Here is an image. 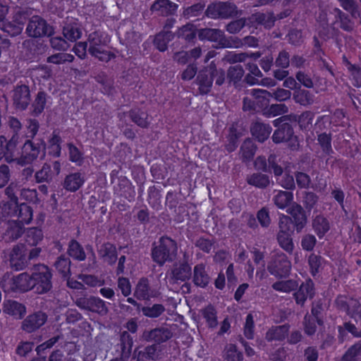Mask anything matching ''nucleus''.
Wrapping results in <instances>:
<instances>
[{"instance_id":"1","label":"nucleus","mask_w":361,"mask_h":361,"mask_svg":"<svg viewBox=\"0 0 361 361\" xmlns=\"http://www.w3.org/2000/svg\"><path fill=\"white\" fill-rule=\"evenodd\" d=\"M8 200L0 204V218H12L7 224L5 240H11L18 238L22 233L23 225L29 224L32 219V211L26 204H18L16 197L13 192V186L6 190Z\"/></svg>"},{"instance_id":"2","label":"nucleus","mask_w":361,"mask_h":361,"mask_svg":"<svg viewBox=\"0 0 361 361\" xmlns=\"http://www.w3.org/2000/svg\"><path fill=\"white\" fill-rule=\"evenodd\" d=\"M51 273L49 268L42 264L35 266L31 274L23 273L12 279H4L1 286L5 291H27L35 288L38 293H44L50 290Z\"/></svg>"},{"instance_id":"3","label":"nucleus","mask_w":361,"mask_h":361,"mask_svg":"<svg viewBox=\"0 0 361 361\" xmlns=\"http://www.w3.org/2000/svg\"><path fill=\"white\" fill-rule=\"evenodd\" d=\"M5 140L4 137L0 138V155L4 157L8 162L16 161L18 164L24 166L32 163L37 158L42 159L45 155L44 144L42 141H27L22 148L20 156L17 157L16 145L18 136L13 135L4 147L3 144Z\"/></svg>"},{"instance_id":"4","label":"nucleus","mask_w":361,"mask_h":361,"mask_svg":"<svg viewBox=\"0 0 361 361\" xmlns=\"http://www.w3.org/2000/svg\"><path fill=\"white\" fill-rule=\"evenodd\" d=\"M8 12V8L4 4L3 0H0V29L8 32L10 35L14 36L20 34L23 28L26 16L23 13H18L15 16L14 22L5 23L3 20Z\"/></svg>"},{"instance_id":"5","label":"nucleus","mask_w":361,"mask_h":361,"mask_svg":"<svg viewBox=\"0 0 361 361\" xmlns=\"http://www.w3.org/2000/svg\"><path fill=\"white\" fill-rule=\"evenodd\" d=\"M176 252L175 242L169 238H162L160 244L157 246L153 252L152 257L155 262L162 264L167 260H171Z\"/></svg>"},{"instance_id":"6","label":"nucleus","mask_w":361,"mask_h":361,"mask_svg":"<svg viewBox=\"0 0 361 361\" xmlns=\"http://www.w3.org/2000/svg\"><path fill=\"white\" fill-rule=\"evenodd\" d=\"M90 53L100 61H107L110 60L112 55L106 48V44L109 39L107 36L102 39L97 33L90 36Z\"/></svg>"},{"instance_id":"7","label":"nucleus","mask_w":361,"mask_h":361,"mask_svg":"<svg viewBox=\"0 0 361 361\" xmlns=\"http://www.w3.org/2000/svg\"><path fill=\"white\" fill-rule=\"evenodd\" d=\"M279 233L278 234V241L280 246L286 251L290 252L293 251V243L291 238V222L290 219L286 216L280 219Z\"/></svg>"},{"instance_id":"8","label":"nucleus","mask_w":361,"mask_h":361,"mask_svg":"<svg viewBox=\"0 0 361 361\" xmlns=\"http://www.w3.org/2000/svg\"><path fill=\"white\" fill-rule=\"evenodd\" d=\"M42 231L37 228H31L27 230L25 235L27 246L32 247L29 251L28 259H31L37 257L41 252V248L38 247V244L43 239Z\"/></svg>"},{"instance_id":"9","label":"nucleus","mask_w":361,"mask_h":361,"mask_svg":"<svg viewBox=\"0 0 361 361\" xmlns=\"http://www.w3.org/2000/svg\"><path fill=\"white\" fill-rule=\"evenodd\" d=\"M26 31L29 36L38 37L49 35L52 32V28L42 18L34 16L30 20Z\"/></svg>"},{"instance_id":"10","label":"nucleus","mask_w":361,"mask_h":361,"mask_svg":"<svg viewBox=\"0 0 361 361\" xmlns=\"http://www.w3.org/2000/svg\"><path fill=\"white\" fill-rule=\"evenodd\" d=\"M27 247L23 244H18L11 253L10 262L16 270L23 269L27 262Z\"/></svg>"},{"instance_id":"11","label":"nucleus","mask_w":361,"mask_h":361,"mask_svg":"<svg viewBox=\"0 0 361 361\" xmlns=\"http://www.w3.org/2000/svg\"><path fill=\"white\" fill-rule=\"evenodd\" d=\"M272 168L276 180L283 188L290 189L294 187V179L293 176L290 174V173H293V166L288 165L284 170L278 166H273Z\"/></svg>"},{"instance_id":"12","label":"nucleus","mask_w":361,"mask_h":361,"mask_svg":"<svg viewBox=\"0 0 361 361\" xmlns=\"http://www.w3.org/2000/svg\"><path fill=\"white\" fill-rule=\"evenodd\" d=\"M290 262L283 254L279 255L277 259L269 266L270 273L277 277L287 276L290 272Z\"/></svg>"},{"instance_id":"13","label":"nucleus","mask_w":361,"mask_h":361,"mask_svg":"<svg viewBox=\"0 0 361 361\" xmlns=\"http://www.w3.org/2000/svg\"><path fill=\"white\" fill-rule=\"evenodd\" d=\"M76 304L80 308L89 310L99 314H104L107 311L104 301L98 298H80L77 300Z\"/></svg>"},{"instance_id":"14","label":"nucleus","mask_w":361,"mask_h":361,"mask_svg":"<svg viewBox=\"0 0 361 361\" xmlns=\"http://www.w3.org/2000/svg\"><path fill=\"white\" fill-rule=\"evenodd\" d=\"M60 171V164L57 161H54L51 165L44 164L42 169L36 173L35 178L37 182H48L58 176Z\"/></svg>"},{"instance_id":"15","label":"nucleus","mask_w":361,"mask_h":361,"mask_svg":"<svg viewBox=\"0 0 361 361\" xmlns=\"http://www.w3.org/2000/svg\"><path fill=\"white\" fill-rule=\"evenodd\" d=\"M233 9L232 6L225 3L210 5L207 9V15L212 18H227L231 16Z\"/></svg>"},{"instance_id":"16","label":"nucleus","mask_w":361,"mask_h":361,"mask_svg":"<svg viewBox=\"0 0 361 361\" xmlns=\"http://www.w3.org/2000/svg\"><path fill=\"white\" fill-rule=\"evenodd\" d=\"M47 320L46 315L42 312H37L28 316L23 322V330L32 332L42 326Z\"/></svg>"},{"instance_id":"17","label":"nucleus","mask_w":361,"mask_h":361,"mask_svg":"<svg viewBox=\"0 0 361 361\" xmlns=\"http://www.w3.org/2000/svg\"><path fill=\"white\" fill-rule=\"evenodd\" d=\"M3 311L16 319H21L25 314V307L22 304L13 301L6 300L4 302Z\"/></svg>"},{"instance_id":"18","label":"nucleus","mask_w":361,"mask_h":361,"mask_svg":"<svg viewBox=\"0 0 361 361\" xmlns=\"http://www.w3.org/2000/svg\"><path fill=\"white\" fill-rule=\"evenodd\" d=\"M30 91L26 85H22L17 87L13 93L14 104L19 109L26 108L30 102Z\"/></svg>"},{"instance_id":"19","label":"nucleus","mask_w":361,"mask_h":361,"mask_svg":"<svg viewBox=\"0 0 361 361\" xmlns=\"http://www.w3.org/2000/svg\"><path fill=\"white\" fill-rule=\"evenodd\" d=\"M281 120L282 118H280L274 121L276 126H280L273 135V140L275 142L288 141L293 135V130L288 125H280Z\"/></svg>"},{"instance_id":"20","label":"nucleus","mask_w":361,"mask_h":361,"mask_svg":"<svg viewBox=\"0 0 361 361\" xmlns=\"http://www.w3.org/2000/svg\"><path fill=\"white\" fill-rule=\"evenodd\" d=\"M287 212L293 217L297 231H300L306 224L307 220L301 207L293 204L288 208Z\"/></svg>"},{"instance_id":"21","label":"nucleus","mask_w":361,"mask_h":361,"mask_svg":"<svg viewBox=\"0 0 361 361\" xmlns=\"http://www.w3.org/2000/svg\"><path fill=\"white\" fill-rule=\"evenodd\" d=\"M313 293V283L311 281H307L300 286L299 290L295 294L296 302L302 305L307 298L312 297Z\"/></svg>"},{"instance_id":"22","label":"nucleus","mask_w":361,"mask_h":361,"mask_svg":"<svg viewBox=\"0 0 361 361\" xmlns=\"http://www.w3.org/2000/svg\"><path fill=\"white\" fill-rule=\"evenodd\" d=\"M199 37L201 39H207L212 42H216L220 45L224 46V39L223 32L216 29H203L199 32Z\"/></svg>"},{"instance_id":"23","label":"nucleus","mask_w":361,"mask_h":361,"mask_svg":"<svg viewBox=\"0 0 361 361\" xmlns=\"http://www.w3.org/2000/svg\"><path fill=\"white\" fill-rule=\"evenodd\" d=\"M84 181V177L80 173H71L66 176L64 181V188L69 191H76L82 186Z\"/></svg>"},{"instance_id":"24","label":"nucleus","mask_w":361,"mask_h":361,"mask_svg":"<svg viewBox=\"0 0 361 361\" xmlns=\"http://www.w3.org/2000/svg\"><path fill=\"white\" fill-rule=\"evenodd\" d=\"M271 130L269 126L258 122L255 123L251 128L252 135L259 142H263L267 139Z\"/></svg>"},{"instance_id":"25","label":"nucleus","mask_w":361,"mask_h":361,"mask_svg":"<svg viewBox=\"0 0 361 361\" xmlns=\"http://www.w3.org/2000/svg\"><path fill=\"white\" fill-rule=\"evenodd\" d=\"M99 255L104 262L111 264L116 259V247L110 243L102 245L99 248Z\"/></svg>"},{"instance_id":"26","label":"nucleus","mask_w":361,"mask_h":361,"mask_svg":"<svg viewBox=\"0 0 361 361\" xmlns=\"http://www.w3.org/2000/svg\"><path fill=\"white\" fill-rule=\"evenodd\" d=\"M193 281L197 286L200 287H204L209 283V278L205 273L203 264H198L195 267Z\"/></svg>"},{"instance_id":"27","label":"nucleus","mask_w":361,"mask_h":361,"mask_svg":"<svg viewBox=\"0 0 361 361\" xmlns=\"http://www.w3.org/2000/svg\"><path fill=\"white\" fill-rule=\"evenodd\" d=\"M191 276V267L188 264H180L176 267L171 274V277L174 280L184 281Z\"/></svg>"},{"instance_id":"28","label":"nucleus","mask_w":361,"mask_h":361,"mask_svg":"<svg viewBox=\"0 0 361 361\" xmlns=\"http://www.w3.org/2000/svg\"><path fill=\"white\" fill-rule=\"evenodd\" d=\"M312 226L314 232L319 238H323L329 230V222L322 216L316 217L313 221Z\"/></svg>"},{"instance_id":"29","label":"nucleus","mask_w":361,"mask_h":361,"mask_svg":"<svg viewBox=\"0 0 361 361\" xmlns=\"http://www.w3.org/2000/svg\"><path fill=\"white\" fill-rule=\"evenodd\" d=\"M329 18H327V13L324 11H322L318 16L317 20L321 29L319 32L321 37L327 35L329 37V35H333L334 28L329 26Z\"/></svg>"},{"instance_id":"30","label":"nucleus","mask_w":361,"mask_h":361,"mask_svg":"<svg viewBox=\"0 0 361 361\" xmlns=\"http://www.w3.org/2000/svg\"><path fill=\"white\" fill-rule=\"evenodd\" d=\"M293 195L292 192L280 191L274 197V202L280 209L287 207L293 201Z\"/></svg>"},{"instance_id":"31","label":"nucleus","mask_w":361,"mask_h":361,"mask_svg":"<svg viewBox=\"0 0 361 361\" xmlns=\"http://www.w3.org/2000/svg\"><path fill=\"white\" fill-rule=\"evenodd\" d=\"M135 295L138 299L141 300H147L150 297L154 296L148 288L147 281L146 279H142L139 281L135 288Z\"/></svg>"},{"instance_id":"32","label":"nucleus","mask_w":361,"mask_h":361,"mask_svg":"<svg viewBox=\"0 0 361 361\" xmlns=\"http://www.w3.org/2000/svg\"><path fill=\"white\" fill-rule=\"evenodd\" d=\"M63 35L68 40L75 42L81 37L82 32L77 24L68 25L63 28Z\"/></svg>"},{"instance_id":"33","label":"nucleus","mask_w":361,"mask_h":361,"mask_svg":"<svg viewBox=\"0 0 361 361\" xmlns=\"http://www.w3.org/2000/svg\"><path fill=\"white\" fill-rule=\"evenodd\" d=\"M274 17L272 14H255L252 16L250 23H257L258 25H263L266 27H270L274 25Z\"/></svg>"},{"instance_id":"34","label":"nucleus","mask_w":361,"mask_h":361,"mask_svg":"<svg viewBox=\"0 0 361 361\" xmlns=\"http://www.w3.org/2000/svg\"><path fill=\"white\" fill-rule=\"evenodd\" d=\"M172 34L169 32H164L157 35L154 39L157 48L163 51L166 49L167 43L171 39Z\"/></svg>"},{"instance_id":"35","label":"nucleus","mask_w":361,"mask_h":361,"mask_svg":"<svg viewBox=\"0 0 361 361\" xmlns=\"http://www.w3.org/2000/svg\"><path fill=\"white\" fill-rule=\"evenodd\" d=\"M288 328L285 326H276L270 329L267 334L268 340H281L285 338Z\"/></svg>"},{"instance_id":"36","label":"nucleus","mask_w":361,"mask_h":361,"mask_svg":"<svg viewBox=\"0 0 361 361\" xmlns=\"http://www.w3.org/2000/svg\"><path fill=\"white\" fill-rule=\"evenodd\" d=\"M176 5L169 0H158L152 5V9L161 10L162 12H173L176 9Z\"/></svg>"},{"instance_id":"37","label":"nucleus","mask_w":361,"mask_h":361,"mask_svg":"<svg viewBox=\"0 0 361 361\" xmlns=\"http://www.w3.org/2000/svg\"><path fill=\"white\" fill-rule=\"evenodd\" d=\"M225 361H242V355L233 345L226 346L224 355Z\"/></svg>"},{"instance_id":"38","label":"nucleus","mask_w":361,"mask_h":361,"mask_svg":"<svg viewBox=\"0 0 361 361\" xmlns=\"http://www.w3.org/2000/svg\"><path fill=\"white\" fill-rule=\"evenodd\" d=\"M248 183L259 188L266 187L269 183V178L262 174H253L248 178Z\"/></svg>"},{"instance_id":"39","label":"nucleus","mask_w":361,"mask_h":361,"mask_svg":"<svg viewBox=\"0 0 361 361\" xmlns=\"http://www.w3.org/2000/svg\"><path fill=\"white\" fill-rule=\"evenodd\" d=\"M68 253L71 257L79 260H83L85 257V253L81 247L75 241H72L70 243Z\"/></svg>"},{"instance_id":"40","label":"nucleus","mask_w":361,"mask_h":361,"mask_svg":"<svg viewBox=\"0 0 361 361\" xmlns=\"http://www.w3.org/2000/svg\"><path fill=\"white\" fill-rule=\"evenodd\" d=\"M298 286V283L295 281H279L277 283H275L273 285V288L281 292H290L292 290H293L296 286Z\"/></svg>"},{"instance_id":"41","label":"nucleus","mask_w":361,"mask_h":361,"mask_svg":"<svg viewBox=\"0 0 361 361\" xmlns=\"http://www.w3.org/2000/svg\"><path fill=\"white\" fill-rule=\"evenodd\" d=\"M73 60V56L66 53H59L52 55L48 58V62L53 63H62L64 62H71Z\"/></svg>"},{"instance_id":"42","label":"nucleus","mask_w":361,"mask_h":361,"mask_svg":"<svg viewBox=\"0 0 361 361\" xmlns=\"http://www.w3.org/2000/svg\"><path fill=\"white\" fill-rule=\"evenodd\" d=\"M204 317L206 319L208 324L211 327H214L217 324L216 312L212 307H207L203 311Z\"/></svg>"},{"instance_id":"43","label":"nucleus","mask_w":361,"mask_h":361,"mask_svg":"<svg viewBox=\"0 0 361 361\" xmlns=\"http://www.w3.org/2000/svg\"><path fill=\"white\" fill-rule=\"evenodd\" d=\"M348 70L351 72L352 80L354 85H361V68H357L349 63H347Z\"/></svg>"},{"instance_id":"44","label":"nucleus","mask_w":361,"mask_h":361,"mask_svg":"<svg viewBox=\"0 0 361 361\" xmlns=\"http://www.w3.org/2000/svg\"><path fill=\"white\" fill-rule=\"evenodd\" d=\"M243 157L246 159H250L255 154V147L251 140H247L241 147Z\"/></svg>"},{"instance_id":"45","label":"nucleus","mask_w":361,"mask_h":361,"mask_svg":"<svg viewBox=\"0 0 361 361\" xmlns=\"http://www.w3.org/2000/svg\"><path fill=\"white\" fill-rule=\"evenodd\" d=\"M45 102L46 94L44 92H39L33 104L34 112L36 114H40L43 111Z\"/></svg>"},{"instance_id":"46","label":"nucleus","mask_w":361,"mask_h":361,"mask_svg":"<svg viewBox=\"0 0 361 361\" xmlns=\"http://www.w3.org/2000/svg\"><path fill=\"white\" fill-rule=\"evenodd\" d=\"M294 97L297 102L302 105L308 104L312 102V98L305 90H298L295 94Z\"/></svg>"},{"instance_id":"47","label":"nucleus","mask_w":361,"mask_h":361,"mask_svg":"<svg viewBox=\"0 0 361 361\" xmlns=\"http://www.w3.org/2000/svg\"><path fill=\"white\" fill-rule=\"evenodd\" d=\"M60 137L57 135H54L49 141L50 147L49 152L54 156H59L61 151L59 145Z\"/></svg>"},{"instance_id":"48","label":"nucleus","mask_w":361,"mask_h":361,"mask_svg":"<svg viewBox=\"0 0 361 361\" xmlns=\"http://www.w3.org/2000/svg\"><path fill=\"white\" fill-rule=\"evenodd\" d=\"M56 267L59 272L66 276L69 273L70 270V262L68 258L60 257L56 263Z\"/></svg>"},{"instance_id":"49","label":"nucleus","mask_w":361,"mask_h":361,"mask_svg":"<svg viewBox=\"0 0 361 361\" xmlns=\"http://www.w3.org/2000/svg\"><path fill=\"white\" fill-rule=\"evenodd\" d=\"M163 311L164 307L160 305H155L152 307H145L142 309L143 314L150 317H158Z\"/></svg>"},{"instance_id":"50","label":"nucleus","mask_w":361,"mask_h":361,"mask_svg":"<svg viewBox=\"0 0 361 361\" xmlns=\"http://www.w3.org/2000/svg\"><path fill=\"white\" fill-rule=\"evenodd\" d=\"M309 264L312 274L315 275L322 264L321 258L317 255H311L309 257Z\"/></svg>"},{"instance_id":"51","label":"nucleus","mask_w":361,"mask_h":361,"mask_svg":"<svg viewBox=\"0 0 361 361\" xmlns=\"http://www.w3.org/2000/svg\"><path fill=\"white\" fill-rule=\"evenodd\" d=\"M131 116L133 121L140 126L145 127L148 123L147 114L145 112H133Z\"/></svg>"},{"instance_id":"52","label":"nucleus","mask_w":361,"mask_h":361,"mask_svg":"<svg viewBox=\"0 0 361 361\" xmlns=\"http://www.w3.org/2000/svg\"><path fill=\"white\" fill-rule=\"evenodd\" d=\"M253 317L251 314H250L247 316L244 329L245 336L249 339L253 338Z\"/></svg>"},{"instance_id":"53","label":"nucleus","mask_w":361,"mask_h":361,"mask_svg":"<svg viewBox=\"0 0 361 361\" xmlns=\"http://www.w3.org/2000/svg\"><path fill=\"white\" fill-rule=\"evenodd\" d=\"M51 47L58 50H66L69 47V44L61 37H53L51 39Z\"/></svg>"},{"instance_id":"54","label":"nucleus","mask_w":361,"mask_h":361,"mask_svg":"<svg viewBox=\"0 0 361 361\" xmlns=\"http://www.w3.org/2000/svg\"><path fill=\"white\" fill-rule=\"evenodd\" d=\"M344 9L349 11L353 17L359 16L357 7L355 6L353 0H339Z\"/></svg>"},{"instance_id":"55","label":"nucleus","mask_w":361,"mask_h":361,"mask_svg":"<svg viewBox=\"0 0 361 361\" xmlns=\"http://www.w3.org/2000/svg\"><path fill=\"white\" fill-rule=\"evenodd\" d=\"M10 178L9 169L7 166H0V188L5 186Z\"/></svg>"},{"instance_id":"56","label":"nucleus","mask_w":361,"mask_h":361,"mask_svg":"<svg viewBox=\"0 0 361 361\" xmlns=\"http://www.w3.org/2000/svg\"><path fill=\"white\" fill-rule=\"evenodd\" d=\"M316 243V238L312 235H307L302 240V247L304 250H311Z\"/></svg>"},{"instance_id":"57","label":"nucleus","mask_w":361,"mask_h":361,"mask_svg":"<svg viewBox=\"0 0 361 361\" xmlns=\"http://www.w3.org/2000/svg\"><path fill=\"white\" fill-rule=\"evenodd\" d=\"M34 347L31 342H23L17 348L16 352L20 356H25Z\"/></svg>"},{"instance_id":"58","label":"nucleus","mask_w":361,"mask_h":361,"mask_svg":"<svg viewBox=\"0 0 361 361\" xmlns=\"http://www.w3.org/2000/svg\"><path fill=\"white\" fill-rule=\"evenodd\" d=\"M21 197L30 202H37V192L35 190L24 189L21 191Z\"/></svg>"},{"instance_id":"59","label":"nucleus","mask_w":361,"mask_h":361,"mask_svg":"<svg viewBox=\"0 0 361 361\" xmlns=\"http://www.w3.org/2000/svg\"><path fill=\"white\" fill-rule=\"evenodd\" d=\"M118 288L121 289L122 293L127 296L131 293V286L129 281L126 278H120L118 280Z\"/></svg>"},{"instance_id":"60","label":"nucleus","mask_w":361,"mask_h":361,"mask_svg":"<svg viewBox=\"0 0 361 361\" xmlns=\"http://www.w3.org/2000/svg\"><path fill=\"white\" fill-rule=\"evenodd\" d=\"M245 25V23L242 19L235 20L227 26V30L231 33H235L240 30V29Z\"/></svg>"},{"instance_id":"61","label":"nucleus","mask_w":361,"mask_h":361,"mask_svg":"<svg viewBox=\"0 0 361 361\" xmlns=\"http://www.w3.org/2000/svg\"><path fill=\"white\" fill-rule=\"evenodd\" d=\"M318 141L320 143L323 150L329 153L331 149L330 138L326 134L319 135Z\"/></svg>"},{"instance_id":"62","label":"nucleus","mask_w":361,"mask_h":361,"mask_svg":"<svg viewBox=\"0 0 361 361\" xmlns=\"http://www.w3.org/2000/svg\"><path fill=\"white\" fill-rule=\"evenodd\" d=\"M80 279L83 283L90 286H97L102 285L101 281L92 276H80Z\"/></svg>"},{"instance_id":"63","label":"nucleus","mask_w":361,"mask_h":361,"mask_svg":"<svg viewBox=\"0 0 361 361\" xmlns=\"http://www.w3.org/2000/svg\"><path fill=\"white\" fill-rule=\"evenodd\" d=\"M257 219L262 226H268L270 221L269 214L264 209L258 212Z\"/></svg>"},{"instance_id":"64","label":"nucleus","mask_w":361,"mask_h":361,"mask_svg":"<svg viewBox=\"0 0 361 361\" xmlns=\"http://www.w3.org/2000/svg\"><path fill=\"white\" fill-rule=\"evenodd\" d=\"M296 181L300 187L306 188L310 184V178L305 173H299L296 176Z\"/></svg>"}]
</instances>
